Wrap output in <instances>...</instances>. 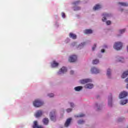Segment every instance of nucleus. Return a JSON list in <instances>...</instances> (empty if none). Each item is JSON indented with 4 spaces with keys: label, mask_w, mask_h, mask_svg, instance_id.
Segmentation results:
<instances>
[{
    "label": "nucleus",
    "mask_w": 128,
    "mask_h": 128,
    "mask_svg": "<svg viewBox=\"0 0 128 128\" xmlns=\"http://www.w3.org/2000/svg\"><path fill=\"white\" fill-rule=\"evenodd\" d=\"M118 4H120V6H128V2H118Z\"/></svg>",
    "instance_id": "nucleus-17"
},
{
    "label": "nucleus",
    "mask_w": 128,
    "mask_h": 128,
    "mask_svg": "<svg viewBox=\"0 0 128 128\" xmlns=\"http://www.w3.org/2000/svg\"><path fill=\"white\" fill-rule=\"evenodd\" d=\"M74 71L72 70L70 72V74H74Z\"/></svg>",
    "instance_id": "nucleus-41"
},
{
    "label": "nucleus",
    "mask_w": 128,
    "mask_h": 128,
    "mask_svg": "<svg viewBox=\"0 0 128 128\" xmlns=\"http://www.w3.org/2000/svg\"><path fill=\"white\" fill-rule=\"evenodd\" d=\"M105 52L104 49H102V50H101V52Z\"/></svg>",
    "instance_id": "nucleus-42"
},
{
    "label": "nucleus",
    "mask_w": 128,
    "mask_h": 128,
    "mask_svg": "<svg viewBox=\"0 0 128 128\" xmlns=\"http://www.w3.org/2000/svg\"><path fill=\"white\" fill-rule=\"evenodd\" d=\"M96 106L98 108V104H96Z\"/></svg>",
    "instance_id": "nucleus-45"
},
{
    "label": "nucleus",
    "mask_w": 128,
    "mask_h": 128,
    "mask_svg": "<svg viewBox=\"0 0 128 128\" xmlns=\"http://www.w3.org/2000/svg\"><path fill=\"white\" fill-rule=\"evenodd\" d=\"M126 88H128V84H127Z\"/></svg>",
    "instance_id": "nucleus-44"
},
{
    "label": "nucleus",
    "mask_w": 128,
    "mask_h": 128,
    "mask_svg": "<svg viewBox=\"0 0 128 128\" xmlns=\"http://www.w3.org/2000/svg\"><path fill=\"white\" fill-rule=\"evenodd\" d=\"M90 70L92 74H98L100 72V70L96 67H92Z\"/></svg>",
    "instance_id": "nucleus-8"
},
{
    "label": "nucleus",
    "mask_w": 128,
    "mask_h": 128,
    "mask_svg": "<svg viewBox=\"0 0 128 128\" xmlns=\"http://www.w3.org/2000/svg\"><path fill=\"white\" fill-rule=\"evenodd\" d=\"M67 70L66 67H62L60 70L58 72V74H64V72H66Z\"/></svg>",
    "instance_id": "nucleus-9"
},
{
    "label": "nucleus",
    "mask_w": 128,
    "mask_h": 128,
    "mask_svg": "<svg viewBox=\"0 0 128 128\" xmlns=\"http://www.w3.org/2000/svg\"><path fill=\"white\" fill-rule=\"evenodd\" d=\"M42 104H44V102H42L40 100H36L33 102V105L36 108H38L42 106Z\"/></svg>",
    "instance_id": "nucleus-2"
},
{
    "label": "nucleus",
    "mask_w": 128,
    "mask_h": 128,
    "mask_svg": "<svg viewBox=\"0 0 128 128\" xmlns=\"http://www.w3.org/2000/svg\"><path fill=\"white\" fill-rule=\"evenodd\" d=\"M112 97L110 98H108V104L109 106H112Z\"/></svg>",
    "instance_id": "nucleus-23"
},
{
    "label": "nucleus",
    "mask_w": 128,
    "mask_h": 128,
    "mask_svg": "<svg viewBox=\"0 0 128 128\" xmlns=\"http://www.w3.org/2000/svg\"><path fill=\"white\" fill-rule=\"evenodd\" d=\"M128 76V70L125 71L123 72V74L122 75V78H126Z\"/></svg>",
    "instance_id": "nucleus-16"
},
{
    "label": "nucleus",
    "mask_w": 128,
    "mask_h": 128,
    "mask_svg": "<svg viewBox=\"0 0 128 128\" xmlns=\"http://www.w3.org/2000/svg\"><path fill=\"white\" fill-rule=\"evenodd\" d=\"M128 100H121L120 101V104L121 106H124V104H128Z\"/></svg>",
    "instance_id": "nucleus-18"
},
{
    "label": "nucleus",
    "mask_w": 128,
    "mask_h": 128,
    "mask_svg": "<svg viewBox=\"0 0 128 128\" xmlns=\"http://www.w3.org/2000/svg\"><path fill=\"white\" fill-rule=\"evenodd\" d=\"M76 55H72L71 56H70L69 59H68V61L70 62H74L76 61Z\"/></svg>",
    "instance_id": "nucleus-5"
},
{
    "label": "nucleus",
    "mask_w": 128,
    "mask_h": 128,
    "mask_svg": "<svg viewBox=\"0 0 128 128\" xmlns=\"http://www.w3.org/2000/svg\"><path fill=\"white\" fill-rule=\"evenodd\" d=\"M118 61L119 62H124V57H119Z\"/></svg>",
    "instance_id": "nucleus-22"
},
{
    "label": "nucleus",
    "mask_w": 128,
    "mask_h": 128,
    "mask_svg": "<svg viewBox=\"0 0 128 128\" xmlns=\"http://www.w3.org/2000/svg\"><path fill=\"white\" fill-rule=\"evenodd\" d=\"M92 32V30L90 29H86L84 30V34H90Z\"/></svg>",
    "instance_id": "nucleus-14"
},
{
    "label": "nucleus",
    "mask_w": 128,
    "mask_h": 128,
    "mask_svg": "<svg viewBox=\"0 0 128 128\" xmlns=\"http://www.w3.org/2000/svg\"><path fill=\"white\" fill-rule=\"evenodd\" d=\"M69 37L70 38H72V40H76L77 36H76V34L72 32H70L69 34Z\"/></svg>",
    "instance_id": "nucleus-11"
},
{
    "label": "nucleus",
    "mask_w": 128,
    "mask_h": 128,
    "mask_svg": "<svg viewBox=\"0 0 128 128\" xmlns=\"http://www.w3.org/2000/svg\"><path fill=\"white\" fill-rule=\"evenodd\" d=\"M62 18H66V14H64V12L62 13Z\"/></svg>",
    "instance_id": "nucleus-35"
},
{
    "label": "nucleus",
    "mask_w": 128,
    "mask_h": 128,
    "mask_svg": "<svg viewBox=\"0 0 128 128\" xmlns=\"http://www.w3.org/2000/svg\"><path fill=\"white\" fill-rule=\"evenodd\" d=\"M78 122V124H84V120H79Z\"/></svg>",
    "instance_id": "nucleus-29"
},
{
    "label": "nucleus",
    "mask_w": 128,
    "mask_h": 128,
    "mask_svg": "<svg viewBox=\"0 0 128 128\" xmlns=\"http://www.w3.org/2000/svg\"><path fill=\"white\" fill-rule=\"evenodd\" d=\"M51 66L52 68H56L58 66V63L56 62V61H53V62L52 63Z\"/></svg>",
    "instance_id": "nucleus-19"
},
{
    "label": "nucleus",
    "mask_w": 128,
    "mask_h": 128,
    "mask_svg": "<svg viewBox=\"0 0 128 128\" xmlns=\"http://www.w3.org/2000/svg\"><path fill=\"white\" fill-rule=\"evenodd\" d=\"M100 8H102V5L100 4H96L94 8H93L94 10H100Z\"/></svg>",
    "instance_id": "nucleus-15"
},
{
    "label": "nucleus",
    "mask_w": 128,
    "mask_h": 128,
    "mask_svg": "<svg viewBox=\"0 0 128 128\" xmlns=\"http://www.w3.org/2000/svg\"><path fill=\"white\" fill-rule=\"evenodd\" d=\"M84 116H86L84 114H80V115H76V116H75L76 118H82V117Z\"/></svg>",
    "instance_id": "nucleus-28"
},
{
    "label": "nucleus",
    "mask_w": 128,
    "mask_h": 128,
    "mask_svg": "<svg viewBox=\"0 0 128 128\" xmlns=\"http://www.w3.org/2000/svg\"><path fill=\"white\" fill-rule=\"evenodd\" d=\"M71 122L72 118H68V119H67L64 124V126H66V128H68V126H70V124Z\"/></svg>",
    "instance_id": "nucleus-10"
},
{
    "label": "nucleus",
    "mask_w": 128,
    "mask_h": 128,
    "mask_svg": "<svg viewBox=\"0 0 128 128\" xmlns=\"http://www.w3.org/2000/svg\"><path fill=\"white\" fill-rule=\"evenodd\" d=\"M98 62H100V61L98 60V59H95V60H93L92 62L93 64H98Z\"/></svg>",
    "instance_id": "nucleus-26"
},
{
    "label": "nucleus",
    "mask_w": 128,
    "mask_h": 128,
    "mask_svg": "<svg viewBox=\"0 0 128 128\" xmlns=\"http://www.w3.org/2000/svg\"><path fill=\"white\" fill-rule=\"evenodd\" d=\"M86 88H94V84H88L85 85Z\"/></svg>",
    "instance_id": "nucleus-20"
},
{
    "label": "nucleus",
    "mask_w": 128,
    "mask_h": 128,
    "mask_svg": "<svg viewBox=\"0 0 128 128\" xmlns=\"http://www.w3.org/2000/svg\"><path fill=\"white\" fill-rule=\"evenodd\" d=\"M106 24L107 26H110V24H112V22H110V20H107L106 22Z\"/></svg>",
    "instance_id": "nucleus-31"
},
{
    "label": "nucleus",
    "mask_w": 128,
    "mask_h": 128,
    "mask_svg": "<svg viewBox=\"0 0 128 128\" xmlns=\"http://www.w3.org/2000/svg\"><path fill=\"white\" fill-rule=\"evenodd\" d=\"M103 48H108V46L106 45H104Z\"/></svg>",
    "instance_id": "nucleus-40"
},
{
    "label": "nucleus",
    "mask_w": 128,
    "mask_h": 128,
    "mask_svg": "<svg viewBox=\"0 0 128 128\" xmlns=\"http://www.w3.org/2000/svg\"><path fill=\"white\" fill-rule=\"evenodd\" d=\"M80 1L78 0V1H76L74 2L73 4H74L75 6H76V4H80Z\"/></svg>",
    "instance_id": "nucleus-30"
},
{
    "label": "nucleus",
    "mask_w": 128,
    "mask_h": 128,
    "mask_svg": "<svg viewBox=\"0 0 128 128\" xmlns=\"http://www.w3.org/2000/svg\"><path fill=\"white\" fill-rule=\"evenodd\" d=\"M48 96H49L50 98H52V96H54V94L51 93L48 94Z\"/></svg>",
    "instance_id": "nucleus-34"
},
{
    "label": "nucleus",
    "mask_w": 128,
    "mask_h": 128,
    "mask_svg": "<svg viewBox=\"0 0 128 128\" xmlns=\"http://www.w3.org/2000/svg\"><path fill=\"white\" fill-rule=\"evenodd\" d=\"M120 12H124V9L123 8H120Z\"/></svg>",
    "instance_id": "nucleus-43"
},
{
    "label": "nucleus",
    "mask_w": 128,
    "mask_h": 128,
    "mask_svg": "<svg viewBox=\"0 0 128 128\" xmlns=\"http://www.w3.org/2000/svg\"><path fill=\"white\" fill-rule=\"evenodd\" d=\"M125 82H128V78H127L125 80H124Z\"/></svg>",
    "instance_id": "nucleus-39"
},
{
    "label": "nucleus",
    "mask_w": 128,
    "mask_h": 128,
    "mask_svg": "<svg viewBox=\"0 0 128 128\" xmlns=\"http://www.w3.org/2000/svg\"><path fill=\"white\" fill-rule=\"evenodd\" d=\"M80 83L84 84H88V82H92V80L90 79H84L82 80H80Z\"/></svg>",
    "instance_id": "nucleus-7"
},
{
    "label": "nucleus",
    "mask_w": 128,
    "mask_h": 128,
    "mask_svg": "<svg viewBox=\"0 0 128 128\" xmlns=\"http://www.w3.org/2000/svg\"><path fill=\"white\" fill-rule=\"evenodd\" d=\"M122 42H116L114 44V48L116 50H120L122 48Z\"/></svg>",
    "instance_id": "nucleus-1"
},
{
    "label": "nucleus",
    "mask_w": 128,
    "mask_h": 128,
    "mask_svg": "<svg viewBox=\"0 0 128 128\" xmlns=\"http://www.w3.org/2000/svg\"><path fill=\"white\" fill-rule=\"evenodd\" d=\"M84 44H86V42H83V44H81V45L78 46V48H80V46H84Z\"/></svg>",
    "instance_id": "nucleus-38"
},
{
    "label": "nucleus",
    "mask_w": 128,
    "mask_h": 128,
    "mask_svg": "<svg viewBox=\"0 0 128 128\" xmlns=\"http://www.w3.org/2000/svg\"><path fill=\"white\" fill-rule=\"evenodd\" d=\"M96 48V44H94V46L92 48V50H94Z\"/></svg>",
    "instance_id": "nucleus-36"
},
{
    "label": "nucleus",
    "mask_w": 128,
    "mask_h": 128,
    "mask_svg": "<svg viewBox=\"0 0 128 128\" xmlns=\"http://www.w3.org/2000/svg\"><path fill=\"white\" fill-rule=\"evenodd\" d=\"M82 90V86H78L74 88L76 92H80V90Z\"/></svg>",
    "instance_id": "nucleus-21"
},
{
    "label": "nucleus",
    "mask_w": 128,
    "mask_h": 128,
    "mask_svg": "<svg viewBox=\"0 0 128 128\" xmlns=\"http://www.w3.org/2000/svg\"><path fill=\"white\" fill-rule=\"evenodd\" d=\"M110 16V15L108 13H104L102 14V22H106V20L107 18H108Z\"/></svg>",
    "instance_id": "nucleus-6"
},
{
    "label": "nucleus",
    "mask_w": 128,
    "mask_h": 128,
    "mask_svg": "<svg viewBox=\"0 0 128 128\" xmlns=\"http://www.w3.org/2000/svg\"><path fill=\"white\" fill-rule=\"evenodd\" d=\"M125 128H128V126H126V127H125Z\"/></svg>",
    "instance_id": "nucleus-47"
},
{
    "label": "nucleus",
    "mask_w": 128,
    "mask_h": 128,
    "mask_svg": "<svg viewBox=\"0 0 128 128\" xmlns=\"http://www.w3.org/2000/svg\"><path fill=\"white\" fill-rule=\"evenodd\" d=\"M125 32L126 29L124 28L119 30L118 34V36H120L123 34H124Z\"/></svg>",
    "instance_id": "nucleus-13"
},
{
    "label": "nucleus",
    "mask_w": 128,
    "mask_h": 128,
    "mask_svg": "<svg viewBox=\"0 0 128 128\" xmlns=\"http://www.w3.org/2000/svg\"><path fill=\"white\" fill-rule=\"evenodd\" d=\"M42 112L40 110H39L36 112L35 114V116L36 118H40V116H42Z\"/></svg>",
    "instance_id": "nucleus-12"
},
{
    "label": "nucleus",
    "mask_w": 128,
    "mask_h": 128,
    "mask_svg": "<svg viewBox=\"0 0 128 128\" xmlns=\"http://www.w3.org/2000/svg\"><path fill=\"white\" fill-rule=\"evenodd\" d=\"M70 106L72 108H74V103H70Z\"/></svg>",
    "instance_id": "nucleus-37"
},
{
    "label": "nucleus",
    "mask_w": 128,
    "mask_h": 128,
    "mask_svg": "<svg viewBox=\"0 0 128 128\" xmlns=\"http://www.w3.org/2000/svg\"><path fill=\"white\" fill-rule=\"evenodd\" d=\"M124 120H126L124 118H120L118 120V122H124Z\"/></svg>",
    "instance_id": "nucleus-25"
},
{
    "label": "nucleus",
    "mask_w": 128,
    "mask_h": 128,
    "mask_svg": "<svg viewBox=\"0 0 128 128\" xmlns=\"http://www.w3.org/2000/svg\"><path fill=\"white\" fill-rule=\"evenodd\" d=\"M107 76H108V78H110V70L108 69L107 70V74H106Z\"/></svg>",
    "instance_id": "nucleus-27"
},
{
    "label": "nucleus",
    "mask_w": 128,
    "mask_h": 128,
    "mask_svg": "<svg viewBox=\"0 0 128 128\" xmlns=\"http://www.w3.org/2000/svg\"><path fill=\"white\" fill-rule=\"evenodd\" d=\"M80 10V7H75L74 8V10Z\"/></svg>",
    "instance_id": "nucleus-32"
},
{
    "label": "nucleus",
    "mask_w": 128,
    "mask_h": 128,
    "mask_svg": "<svg viewBox=\"0 0 128 128\" xmlns=\"http://www.w3.org/2000/svg\"><path fill=\"white\" fill-rule=\"evenodd\" d=\"M98 110H100V108H98Z\"/></svg>",
    "instance_id": "nucleus-46"
},
{
    "label": "nucleus",
    "mask_w": 128,
    "mask_h": 128,
    "mask_svg": "<svg viewBox=\"0 0 128 128\" xmlns=\"http://www.w3.org/2000/svg\"><path fill=\"white\" fill-rule=\"evenodd\" d=\"M72 109L70 108H68L66 110V112H72Z\"/></svg>",
    "instance_id": "nucleus-33"
},
{
    "label": "nucleus",
    "mask_w": 128,
    "mask_h": 128,
    "mask_svg": "<svg viewBox=\"0 0 128 128\" xmlns=\"http://www.w3.org/2000/svg\"><path fill=\"white\" fill-rule=\"evenodd\" d=\"M50 118L52 122H56V112L52 111L50 112Z\"/></svg>",
    "instance_id": "nucleus-3"
},
{
    "label": "nucleus",
    "mask_w": 128,
    "mask_h": 128,
    "mask_svg": "<svg viewBox=\"0 0 128 128\" xmlns=\"http://www.w3.org/2000/svg\"><path fill=\"white\" fill-rule=\"evenodd\" d=\"M128 96V92L126 91H122L121 92L119 95V98H126Z\"/></svg>",
    "instance_id": "nucleus-4"
},
{
    "label": "nucleus",
    "mask_w": 128,
    "mask_h": 128,
    "mask_svg": "<svg viewBox=\"0 0 128 128\" xmlns=\"http://www.w3.org/2000/svg\"><path fill=\"white\" fill-rule=\"evenodd\" d=\"M42 122L44 124H48V118H44L43 119Z\"/></svg>",
    "instance_id": "nucleus-24"
}]
</instances>
